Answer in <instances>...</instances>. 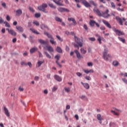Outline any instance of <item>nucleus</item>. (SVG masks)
I'll return each mask as SVG.
<instances>
[{
  "label": "nucleus",
  "mask_w": 127,
  "mask_h": 127,
  "mask_svg": "<svg viewBox=\"0 0 127 127\" xmlns=\"http://www.w3.org/2000/svg\"><path fill=\"white\" fill-rule=\"evenodd\" d=\"M104 52L103 53V59L104 60H106V61H109V60L110 59V58H112V57L110 54H108V48H107V46L106 45H104Z\"/></svg>",
  "instance_id": "1"
},
{
  "label": "nucleus",
  "mask_w": 127,
  "mask_h": 127,
  "mask_svg": "<svg viewBox=\"0 0 127 127\" xmlns=\"http://www.w3.org/2000/svg\"><path fill=\"white\" fill-rule=\"evenodd\" d=\"M46 7H47V4L43 3L42 5L38 7V9L39 10L43 11V12H44L45 13H48V11H47L46 9Z\"/></svg>",
  "instance_id": "2"
},
{
  "label": "nucleus",
  "mask_w": 127,
  "mask_h": 127,
  "mask_svg": "<svg viewBox=\"0 0 127 127\" xmlns=\"http://www.w3.org/2000/svg\"><path fill=\"white\" fill-rule=\"evenodd\" d=\"M74 40L75 42L79 45V47H83V40L80 39L79 38L76 36V35H74Z\"/></svg>",
  "instance_id": "3"
},
{
  "label": "nucleus",
  "mask_w": 127,
  "mask_h": 127,
  "mask_svg": "<svg viewBox=\"0 0 127 127\" xmlns=\"http://www.w3.org/2000/svg\"><path fill=\"white\" fill-rule=\"evenodd\" d=\"M76 2H80L81 1L82 3H83L86 7H91V4L89 2L87 1L86 0H74Z\"/></svg>",
  "instance_id": "4"
},
{
  "label": "nucleus",
  "mask_w": 127,
  "mask_h": 127,
  "mask_svg": "<svg viewBox=\"0 0 127 127\" xmlns=\"http://www.w3.org/2000/svg\"><path fill=\"white\" fill-rule=\"evenodd\" d=\"M109 9H107L105 12H102V17L104 18H109L111 16V15L109 14Z\"/></svg>",
  "instance_id": "5"
},
{
  "label": "nucleus",
  "mask_w": 127,
  "mask_h": 127,
  "mask_svg": "<svg viewBox=\"0 0 127 127\" xmlns=\"http://www.w3.org/2000/svg\"><path fill=\"white\" fill-rule=\"evenodd\" d=\"M60 58H61V56L59 55H57L55 57V59H56V63L60 67V68H62V65L59 64V60H60Z\"/></svg>",
  "instance_id": "6"
},
{
  "label": "nucleus",
  "mask_w": 127,
  "mask_h": 127,
  "mask_svg": "<svg viewBox=\"0 0 127 127\" xmlns=\"http://www.w3.org/2000/svg\"><path fill=\"white\" fill-rule=\"evenodd\" d=\"M44 48V49H46V48H47L48 51L50 52V53H51V52H54V49L51 46H47L46 45V47L43 46Z\"/></svg>",
  "instance_id": "7"
},
{
  "label": "nucleus",
  "mask_w": 127,
  "mask_h": 127,
  "mask_svg": "<svg viewBox=\"0 0 127 127\" xmlns=\"http://www.w3.org/2000/svg\"><path fill=\"white\" fill-rule=\"evenodd\" d=\"M58 10L60 12H69L70 11L69 9L66 8L62 7L58 8Z\"/></svg>",
  "instance_id": "8"
},
{
  "label": "nucleus",
  "mask_w": 127,
  "mask_h": 127,
  "mask_svg": "<svg viewBox=\"0 0 127 127\" xmlns=\"http://www.w3.org/2000/svg\"><path fill=\"white\" fill-rule=\"evenodd\" d=\"M6 30H7V31H8V33H9V34H10L12 36H16V32H15V31H14V30H13L12 29H9L8 28H6Z\"/></svg>",
  "instance_id": "9"
},
{
  "label": "nucleus",
  "mask_w": 127,
  "mask_h": 127,
  "mask_svg": "<svg viewBox=\"0 0 127 127\" xmlns=\"http://www.w3.org/2000/svg\"><path fill=\"white\" fill-rule=\"evenodd\" d=\"M54 2H55L57 5H60V6H63V0H53Z\"/></svg>",
  "instance_id": "10"
},
{
  "label": "nucleus",
  "mask_w": 127,
  "mask_h": 127,
  "mask_svg": "<svg viewBox=\"0 0 127 127\" xmlns=\"http://www.w3.org/2000/svg\"><path fill=\"white\" fill-rule=\"evenodd\" d=\"M74 52L76 55V57L78 59H82V58H83V56H82V55H81V54H80V52H79V51H78V50H75L74 51Z\"/></svg>",
  "instance_id": "11"
},
{
  "label": "nucleus",
  "mask_w": 127,
  "mask_h": 127,
  "mask_svg": "<svg viewBox=\"0 0 127 127\" xmlns=\"http://www.w3.org/2000/svg\"><path fill=\"white\" fill-rule=\"evenodd\" d=\"M114 31L116 33L117 35H118V36H121V35H125V33H124V32L119 30H117V29H115Z\"/></svg>",
  "instance_id": "12"
},
{
  "label": "nucleus",
  "mask_w": 127,
  "mask_h": 127,
  "mask_svg": "<svg viewBox=\"0 0 127 127\" xmlns=\"http://www.w3.org/2000/svg\"><path fill=\"white\" fill-rule=\"evenodd\" d=\"M3 111L4 112L5 115H6V116L7 117H10V114H9V112L8 111V109H7V108H6V107H3Z\"/></svg>",
  "instance_id": "13"
},
{
  "label": "nucleus",
  "mask_w": 127,
  "mask_h": 127,
  "mask_svg": "<svg viewBox=\"0 0 127 127\" xmlns=\"http://www.w3.org/2000/svg\"><path fill=\"white\" fill-rule=\"evenodd\" d=\"M102 22H103V23H104L107 27H108V28H112V26L108 21H106V20H103Z\"/></svg>",
  "instance_id": "14"
},
{
  "label": "nucleus",
  "mask_w": 127,
  "mask_h": 127,
  "mask_svg": "<svg viewBox=\"0 0 127 127\" xmlns=\"http://www.w3.org/2000/svg\"><path fill=\"white\" fill-rule=\"evenodd\" d=\"M15 12L16 16H20V15L22 14V10L18 9L15 11Z\"/></svg>",
  "instance_id": "15"
},
{
  "label": "nucleus",
  "mask_w": 127,
  "mask_h": 127,
  "mask_svg": "<svg viewBox=\"0 0 127 127\" xmlns=\"http://www.w3.org/2000/svg\"><path fill=\"white\" fill-rule=\"evenodd\" d=\"M94 11L95 12H96V13H97V15H98V16L102 17V15H103V12H101V11H100V10H99V9H94Z\"/></svg>",
  "instance_id": "16"
},
{
  "label": "nucleus",
  "mask_w": 127,
  "mask_h": 127,
  "mask_svg": "<svg viewBox=\"0 0 127 127\" xmlns=\"http://www.w3.org/2000/svg\"><path fill=\"white\" fill-rule=\"evenodd\" d=\"M116 19L117 20V21H119L120 25H124V24L123 23V19L121 18L119 16H116Z\"/></svg>",
  "instance_id": "17"
},
{
  "label": "nucleus",
  "mask_w": 127,
  "mask_h": 127,
  "mask_svg": "<svg viewBox=\"0 0 127 127\" xmlns=\"http://www.w3.org/2000/svg\"><path fill=\"white\" fill-rule=\"evenodd\" d=\"M67 20L68 21H72L73 25H76V24H77V22H76V20L74 18H68Z\"/></svg>",
  "instance_id": "18"
},
{
  "label": "nucleus",
  "mask_w": 127,
  "mask_h": 127,
  "mask_svg": "<svg viewBox=\"0 0 127 127\" xmlns=\"http://www.w3.org/2000/svg\"><path fill=\"white\" fill-rule=\"evenodd\" d=\"M83 72L85 73L86 74H89V73H94V70L93 69H83Z\"/></svg>",
  "instance_id": "19"
},
{
  "label": "nucleus",
  "mask_w": 127,
  "mask_h": 127,
  "mask_svg": "<svg viewBox=\"0 0 127 127\" xmlns=\"http://www.w3.org/2000/svg\"><path fill=\"white\" fill-rule=\"evenodd\" d=\"M55 79L57 80L58 82H61L62 81V78L58 75H55Z\"/></svg>",
  "instance_id": "20"
},
{
  "label": "nucleus",
  "mask_w": 127,
  "mask_h": 127,
  "mask_svg": "<svg viewBox=\"0 0 127 127\" xmlns=\"http://www.w3.org/2000/svg\"><path fill=\"white\" fill-rule=\"evenodd\" d=\"M16 28L17 30H18L20 32H23V28H22V27H21L20 26H17L16 27Z\"/></svg>",
  "instance_id": "21"
},
{
  "label": "nucleus",
  "mask_w": 127,
  "mask_h": 127,
  "mask_svg": "<svg viewBox=\"0 0 127 127\" xmlns=\"http://www.w3.org/2000/svg\"><path fill=\"white\" fill-rule=\"evenodd\" d=\"M95 23H96V21H95L94 20H90V21L89 22V24L92 27L95 26Z\"/></svg>",
  "instance_id": "22"
},
{
  "label": "nucleus",
  "mask_w": 127,
  "mask_h": 127,
  "mask_svg": "<svg viewBox=\"0 0 127 127\" xmlns=\"http://www.w3.org/2000/svg\"><path fill=\"white\" fill-rule=\"evenodd\" d=\"M81 84L82 85H83L84 87V88H85V89H90V85H89V84L88 83H84L83 82H81Z\"/></svg>",
  "instance_id": "23"
},
{
  "label": "nucleus",
  "mask_w": 127,
  "mask_h": 127,
  "mask_svg": "<svg viewBox=\"0 0 127 127\" xmlns=\"http://www.w3.org/2000/svg\"><path fill=\"white\" fill-rule=\"evenodd\" d=\"M39 42L40 44H43V45H47V43L42 39H39Z\"/></svg>",
  "instance_id": "24"
},
{
  "label": "nucleus",
  "mask_w": 127,
  "mask_h": 127,
  "mask_svg": "<svg viewBox=\"0 0 127 127\" xmlns=\"http://www.w3.org/2000/svg\"><path fill=\"white\" fill-rule=\"evenodd\" d=\"M44 34H45V35H47V36H48V37L49 38H51V39L53 38V37H52V35L51 34L47 33V32H44Z\"/></svg>",
  "instance_id": "25"
},
{
  "label": "nucleus",
  "mask_w": 127,
  "mask_h": 127,
  "mask_svg": "<svg viewBox=\"0 0 127 127\" xmlns=\"http://www.w3.org/2000/svg\"><path fill=\"white\" fill-rule=\"evenodd\" d=\"M96 36L98 37L97 40L98 41H99V43H100V44H101L102 43V41H101L102 39H101V36H100V35L99 34H97Z\"/></svg>",
  "instance_id": "26"
},
{
  "label": "nucleus",
  "mask_w": 127,
  "mask_h": 127,
  "mask_svg": "<svg viewBox=\"0 0 127 127\" xmlns=\"http://www.w3.org/2000/svg\"><path fill=\"white\" fill-rule=\"evenodd\" d=\"M56 51L58 52V53H62V49H61V48L60 47H57Z\"/></svg>",
  "instance_id": "27"
},
{
  "label": "nucleus",
  "mask_w": 127,
  "mask_h": 127,
  "mask_svg": "<svg viewBox=\"0 0 127 127\" xmlns=\"http://www.w3.org/2000/svg\"><path fill=\"white\" fill-rule=\"evenodd\" d=\"M36 50H37V48L34 47L30 49V53H34Z\"/></svg>",
  "instance_id": "28"
},
{
  "label": "nucleus",
  "mask_w": 127,
  "mask_h": 127,
  "mask_svg": "<svg viewBox=\"0 0 127 127\" xmlns=\"http://www.w3.org/2000/svg\"><path fill=\"white\" fill-rule=\"evenodd\" d=\"M41 29H43V28H47V29H48L49 30V28L47 25H45V24H42L41 26Z\"/></svg>",
  "instance_id": "29"
},
{
  "label": "nucleus",
  "mask_w": 127,
  "mask_h": 127,
  "mask_svg": "<svg viewBox=\"0 0 127 127\" xmlns=\"http://www.w3.org/2000/svg\"><path fill=\"white\" fill-rule=\"evenodd\" d=\"M43 63H44V61H39L37 63L38 67H40L41 66V65H42V64H43Z\"/></svg>",
  "instance_id": "30"
},
{
  "label": "nucleus",
  "mask_w": 127,
  "mask_h": 127,
  "mask_svg": "<svg viewBox=\"0 0 127 127\" xmlns=\"http://www.w3.org/2000/svg\"><path fill=\"white\" fill-rule=\"evenodd\" d=\"M30 30H31V31L33 32V33H35V34H39V33H38L37 31L35 30V29L33 28H30Z\"/></svg>",
  "instance_id": "31"
},
{
  "label": "nucleus",
  "mask_w": 127,
  "mask_h": 127,
  "mask_svg": "<svg viewBox=\"0 0 127 127\" xmlns=\"http://www.w3.org/2000/svg\"><path fill=\"white\" fill-rule=\"evenodd\" d=\"M79 98L81 99V100H83L84 101H86V100H88V98L85 95H82L79 96Z\"/></svg>",
  "instance_id": "32"
},
{
  "label": "nucleus",
  "mask_w": 127,
  "mask_h": 127,
  "mask_svg": "<svg viewBox=\"0 0 127 127\" xmlns=\"http://www.w3.org/2000/svg\"><path fill=\"white\" fill-rule=\"evenodd\" d=\"M44 54H45L47 58H49V59H51V56H50V54H48L47 52H44Z\"/></svg>",
  "instance_id": "33"
},
{
  "label": "nucleus",
  "mask_w": 127,
  "mask_h": 127,
  "mask_svg": "<svg viewBox=\"0 0 127 127\" xmlns=\"http://www.w3.org/2000/svg\"><path fill=\"white\" fill-rule=\"evenodd\" d=\"M97 119L98 121H103V118H102L100 114H98L97 115Z\"/></svg>",
  "instance_id": "34"
},
{
  "label": "nucleus",
  "mask_w": 127,
  "mask_h": 127,
  "mask_svg": "<svg viewBox=\"0 0 127 127\" xmlns=\"http://www.w3.org/2000/svg\"><path fill=\"white\" fill-rule=\"evenodd\" d=\"M118 39H119V40L120 41L123 42V43H126V39H124V38H123L122 37H119Z\"/></svg>",
  "instance_id": "35"
},
{
  "label": "nucleus",
  "mask_w": 127,
  "mask_h": 127,
  "mask_svg": "<svg viewBox=\"0 0 127 127\" xmlns=\"http://www.w3.org/2000/svg\"><path fill=\"white\" fill-rule=\"evenodd\" d=\"M41 16V14L40 13H36L35 14V17H36V18H39Z\"/></svg>",
  "instance_id": "36"
},
{
  "label": "nucleus",
  "mask_w": 127,
  "mask_h": 127,
  "mask_svg": "<svg viewBox=\"0 0 127 127\" xmlns=\"http://www.w3.org/2000/svg\"><path fill=\"white\" fill-rule=\"evenodd\" d=\"M3 23L5 24V27L10 28V25L9 24L8 22H7L6 21H4Z\"/></svg>",
  "instance_id": "37"
},
{
  "label": "nucleus",
  "mask_w": 127,
  "mask_h": 127,
  "mask_svg": "<svg viewBox=\"0 0 127 127\" xmlns=\"http://www.w3.org/2000/svg\"><path fill=\"white\" fill-rule=\"evenodd\" d=\"M49 6L50 7H52V8H56V6L54 5L52 3H50Z\"/></svg>",
  "instance_id": "38"
},
{
  "label": "nucleus",
  "mask_w": 127,
  "mask_h": 127,
  "mask_svg": "<svg viewBox=\"0 0 127 127\" xmlns=\"http://www.w3.org/2000/svg\"><path fill=\"white\" fill-rule=\"evenodd\" d=\"M80 52L82 54H86L87 53V51L85 50L83 48L80 49Z\"/></svg>",
  "instance_id": "39"
},
{
  "label": "nucleus",
  "mask_w": 127,
  "mask_h": 127,
  "mask_svg": "<svg viewBox=\"0 0 127 127\" xmlns=\"http://www.w3.org/2000/svg\"><path fill=\"white\" fill-rule=\"evenodd\" d=\"M50 42L52 44H56V42L54 41V38H52V39L50 40Z\"/></svg>",
  "instance_id": "40"
},
{
  "label": "nucleus",
  "mask_w": 127,
  "mask_h": 127,
  "mask_svg": "<svg viewBox=\"0 0 127 127\" xmlns=\"http://www.w3.org/2000/svg\"><path fill=\"white\" fill-rule=\"evenodd\" d=\"M33 23V24H35V25H36V26H39V22L37 21H34Z\"/></svg>",
  "instance_id": "41"
},
{
  "label": "nucleus",
  "mask_w": 127,
  "mask_h": 127,
  "mask_svg": "<svg viewBox=\"0 0 127 127\" xmlns=\"http://www.w3.org/2000/svg\"><path fill=\"white\" fill-rule=\"evenodd\" d=\"M113 64L114 65V66H118V65H119V62L114 61L113 63Z\"/></svg>",
  "instance_id": "42"
},
{
  "label": "nucleus",
  "mask_w": 127,
  "mask_h": 127,
  "mask_svg": "<svg viewBox=\"0 0 127 127\" xmlns=\"http://www.w3.org/2000/svg\"><path fill=\"white\" fill-rule=\"evenodd\" d=\"M64 91L66 92V93H69V92H70V88L64 87Z\"/></svg>",
  "instance_id": "43"
},
{
  "label": "nucleus",
  "mask_w": 127,
  "mask_h": 127,
  "mask_svg": "<svg viewBox=\"0 0 127 127\" xmlns=\"http://www.w3.org/2000/svg\"><path fill=\"white\" fill-rule=\"evenodd\" d=\"M111 7H113V8H116V4H115V3L114 2H111Z\"/></svg>",
  "instance_id": "44"
},
{
  "label": "nucleus",
  "mask_w": 127,
  "mask_h": 127,
  "mask_svg": "<svg viewBox=\"0 0 127 127\" xmlns=\"http://www.w3.org/2000/svg\"><path fill=\"white\" fill-rule=\"evenodd\" d=\"M56 20L57 21H59V22H62V19H60V18L57 17L56 18Z\"/></svg>",
  "instance_id": "45"
},
{
  "label": "nucleus",
  "mask_w": 127,
  "mask_h": 127,
  "mask_svg": "<svg viewBox=\"0 0 127 127\" xmlns=\"http://www.w3.org/2000/svg\"><path fill=\"white\" fill-rule=\"evenodd\" d=\"M89 2L91 3V4H93L94 6H96V5H97V4H96V3H95V2L93 0H90Z\"/></svg>",
  "instance_id": "46"
},
{
  "label": "nucleus",
  "mask_w": 127,
  "mask_h": 127,
  "mask_svg": "<svg viewBox=\"0 0 127 127\" xmlns=\"http://www.w3.org/2000/svg\"><path fill=\"white\" fill-rule=\"evenodd\" d=\"M20 64L22 66H23V65H25V66H27V64H26L25 62H21Z\"/></svg>",
  "instance_id": "47"
},
{
  "label": "nucleus",
  "mask_w": 127,
  "mask_h": 127,
  "mask_svg": "<svg viewBox=\"0 0 127 127\" xmlns=\"http://www.w3.org/2000/svg\"><path fill=\"white\" fill-rule=\"evenodd\" d=\"M88 39L90 41H96V39L94 37L89 38Z\"/></svg>",
  "instance_id": "48"
},
{
  "label": "nucleus",
  "mask_w": 127,
  "mask_h": 127,
  "mask_svg": "<svg viewBox=\"0 0 127 127\" xmlns=\"http://www.w3.org/2000/svg\"><path fill=\"white\" fill-rule=\"evenodd\" d=\"M29 9L30 11H31V12H35V11L34 10V9H33V8H32V7H29Z\"/></svg>",
  "instance_id": "49"
},
{
  "label": "nucleus",
  "mask_w": 127,
  "mask_h": 127,
  "mask_svg": "<svg viewBox=\"0 0 127 127\" xmlns=\"http://www.w3.org/2000/svg\"><path fill=\"white\" fill-rule=\"evenodd\" d=\"M1 5L2 6H3V7H4V8H6V3H5V2H2L1 3Z\"/></svg>",
  "instance_id": "50"
},
{
  "label": "nucleus",
  "mask_w": 127,
  "mask_h": 127,
  "mask_svg": "<svg viewBox=\"0 0 127 127\" xmlns=\"http://www.w3.org/2000/svg\"><path fill=\"white\" fill-rule=\"evenodd\" d=\"M111 113H113L114 115H115V116H120V115L118 113H116L114 110H112Z\"/></svg>",
  "instance_id": "51"
},
{
  "label": "nucleus",
  "mask_w": 127,
  "mask_h": 127,
  "mask_svg": "<svg viewBox=\"0 0 127 127\" xmlns=\"http://www.w3.org/2000/svg\"><path fill=\"white\" fill-rule=\"evenodd\" d=\"M57 38H58V39L60 41H63V39H62L61 37H60V36L58 35H57Z\"/></svg>",
  "instance_id": "52"
},
{
  "label": "nucleus",
  "mask_w": 127,
  "mask_h": 127,
  "mask_svg": "<svg viewBox=\"0 0 127 127\" xmlns=\"http://www.w3.org/2000/svg\"><path fill=\"white\" fill-rule=\"evenodd\" d=\"M6 18V20H7V21H10V17L9 16V15H7Z\"/></svg>",
  "instance_id": "53"
},
{
  "label": "nucleus",
  "mask_w": 127,
  "mask_h": 127,
  "mask_svg": "<svg viewBox=\"0 0 127 127\" xmlns=\"http://www.w3.org/2000/svg\"><path fill=\"white\" fill-rule=\"evenodd\" d=\"M27 65H28V66H29L30 68H31V67H32V64H31V62H28L27 64Z\"/></svg>",
  "instance_id": "54"
},
{
  "label": "nucleus",
  "mask_w": 127,
  "mask_h": 127,
  "mask_svg": "<svg viewBox=\"0 0 127 127\" xmlns=\"http://www.w3.org/2000/svg\"><path fill=\"white\" fill-rule=\"evenodd\" d=\"M90 78H91L90 76H86L85 79H86V80H87L88 81H90V80H91Z\"/></svg>",
  "instance_id": "55"
},
{
  "label": "nucleus",
  "mask_w": 127,
  "mask_h": 127,
  "mask_svg": "<svg viewBox=\"0 0 127 127\" xmlns=\"http://www.w3.org/2000/svg\"><path fill=\"white\" fill-rule=\"evenodd\" d=\"M34 80L35 81H38L39 80V76H35Z\"/></svg>",
  "instance_id": "56"
},
{
  "label": "nucleus",
  "mask_w": 127,
  "mask_h": 127,
  "mask_svg": "<svg viewBox=\"0 0 127 127\" xmlns=\"http://www.w3.org/2000/svg\"><path fill=\"white\" fill-rule=\"evenodd\" d=\"M4 22L3 19L1 17H0V23H3Z\"/></svg>",
  "instance_id": "57"
},
{
  "label": "nucleus",
  "mask_w": 127,
  "mask_h": 127,
  "mask_svg": "<svg viewBox=\"0 0 127 127\" xmlns=\"http://www.w3.org/2000/svg\"><path fill=\"white\" fill-rule=\"evenodd\" d=\"M76 75L78 77H81L82 76V73L80 72H76Z\"/></svg>",
  "instance_id": "58"
},
{
  "label": "nucleus",
  "mask_w": 127,
  "mask_h": 127,
  "mask_svg": "<svg viewBox=\"0 0 127 127\" xmlns=\"http://www.w3.org/2000/svg\"><path fill=\"white\" fill-rule=\"evenodd\" d=\"M83 27L84 29H85L86 31H88V26H87V25L84 24Z\"/></svg>",
  "instance_id": "59"
},
{
  "label": "nucleus",
  "mask_w": 127,
  "mask_h": 127,
  "mask_svg": "<svg viewBox=\"0 0 127 127\" xmlns=\"http://www.w3.org/2000/svg\"><path fill=\"white\" fill-rule=\"evenodd\" d=\"M18 90L21 92H23V91L24 90V89H23V88L19 87Z\"/></svg>",
  "instance_id": "60"
},
{
  "label": "nucleus",
  "mask_w": 127,
  "mask_h": 127,
  "mask_svg": "<svg viewBox=\"0 0 127 127\" xmlns=\"http://www.w3.org/2000/svg\"><path fill=\"white\" fill-rule=\"evenodd\" d=\"M123 81L126 84H127V79L126 78H122Z\"/></svg>",
  "instance_id": "61"
},
{
  "label": "nucleus",
  "mask_w": 127,
  "mask_h": 127,
  "mask_svg": "<svg viewBox=\"0 0 127 127\" xmlns=\"http://www.w3.org/2000/svg\"><path fill=\"white\" fill-rule=\"evenodd\" d=\"M57 90V87H54L53 89H52V91L53 92H55V91Z\"/></svg>",
  "instance_id": "62"
},
{
  "label": "nucleus",
  "mask_w": 127,
  "mask_h": 127,
  "mask_svg": "<svg viewBox=\"0 0 127 127\" xmlns=\"http://www.w3.org/2000/svg\"><path fill=\"white\" fill-rule=\"evenodd\" d=\"M87 65H88V66L90 67V66H93V63H87Z\"/></svg>",
  "instance_id": "63"
},
{
  "label": "nucleus",
  "mask_w": 127,
  "mask_h": 127,
  "mask_svg": "<svg viewBox=\"0 0 127 127\" xmlns=\"http://www.w3.org/2000/svg\"><path fill=\"white\" fill-rule=\"evenodd\" d=\"M16 38H14V39H12V42L13 43H15L16 42Z\"/></svg>",
  "instance_id": "64"
}]
</instances>
